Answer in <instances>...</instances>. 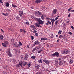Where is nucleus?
Listing matches in <instances>:
<instances>
[{"label":"nucleus","mask_w":74,"mask_h":74,"mask_svg":"<svg viewBox=\"0 0 74 74\" xmlns=\"http://www.w3.org/2000/svg\"><path fill=\"white\" fill-rule=\"evenodd\" d=\"M8 55H9V56H10V57H11V56H12V55H11V54L10 51V50H8Z\"/></svg>","instance_id":"obj_9"},{"label":"nucleus","mask_w":74,"mask_h":74,"mask_svg":"<svg viewBox=\"0 0 74 74\" xmlns=\"http://www.w3.org/2000/svg\"><path fill=\"white\" fill-rule=\"evenodd\" d=\"M34 24L36 27H39L40 26V24H38V23H35Z\"/></svg>","instance_id":"obj_8"},{"label":"nucleus","mask_w":74,"mask_h":74,"mask_svg":"<svg viewBox=\"0 0 74 74\" xmlns=\"http://www.w3.org/2000/svg\"><path fill=\"white\" fill-rule=\"evenodd\" d=\"M4 43L6 44L7 45H8V44L9 42L7 41H5L4 42Z\"/></svg>","instance_id":"obj_21"},{"label":"nucleus","mask_w":74,"mask_h":74,"mask_svg":"<svg viewBox=\"0 0 74 74\" xmlns=\"http://www.w3.org/2000/svg\"><path fill=\"white\" fill-rule=\"evenodd\" d=\"M18 43L20 45H22V43H21V42H19Z\"/></svg>","instance_id":"obj_39"},{"label":"nucleus","mask_w":74,"mask_h":74,"mask_svg":"<svg viewBox=\"0 0 74 74\" xmlns=\"http://www.w3.org/2000/svg\"><path fill=\"white\" fill-rule=\"evenodd\" d=\"M41 18H42V20H44V15H42L41 16Z\"/></svg>","instance_id":"obj_25"},{"label":"nucleus","mask_w":74,"mask_h":74,"mask_svg":"<svg viewBox=\"0 0 74 74\" xmlns=\"http://www.w3.org/2000/svg\"><path fill=\"white\" fill-rule=\"evenodd\" d=\"M42 64L43 65V66H45V63H43Z\"/></svg>","instance_id":"obj_59"},{"label":"nucleus","mask_w":74,"mask_h":74,"mask_svg":"<svg viewBox=\"0 0 74 74\" xmlns=\"http://www.w3.org/2000/svg\"><path fill=\"white\" fill-rule=\"evenodd\" d=\"M31 17L32 19H33V18H34V16H33V15H31Z\"/></svg>","instance_id":"obj_43"},{"label":"nucleus","mask_w":74,"mask_h":74,"mask_svg":"<svg viewBox=\"0 0 74 74\" xmlns=\"http://www.w3.org/2000/svg\"><path fill=\"white\" fill-rule=\"evenodd\" d=\"M37 44L38 45L40 44V42L38 40H36L34 42V43L33 44V46L34 47L36 45H37Z\"/></svg>","instance_id":"obj_3"},{"label":"nucleus","mask_w":74,"mask_h":74,"mask_svg":"<svg viewBox=\"0 0 74 74\" xmlns=\"http://www.w3.org/2000/svg\"><path fill=\"white\" fill-rule=\"evenodd\" d=\"M52 26H53V23H52Z\"/></svg>","instance_id":"obj_63"},{"label":"nucleus","mask_w":74,"mask_h":74,"mask_svg":"<svg viewBox=\"0 0 74 74\" xmlns=\"http://www.w3.org/2000/svg\"><path fill=\"white\" fill-rule=\"evenodd\" d=\"M35 3H37V4H38V3H40V2H41V0H36L35 1Z\"/></svg>","instance_id":"obj_10"},{"label":"nucleus","mask_w":74,"mask_h":74,"mask_svg":"<svg viewBox=\"0 0 74 74\" xmlns=\"http://www.w3.org/2000/svg\"><path fill=\"white\" fill-rule=\"evenodd\" d=\"M38 13H38L39 15H41V12H40L39 11H38Z\"/></svg>","instance_id":"obj_52"},{"label":"nucleus","mask_w":74,"mask_h":74,"mask_svg":"<svg viewBox=\"0 0 74 74\" xmlns=\"http://www.w3.org/2000/svg\"><path fill=\"white\" fill-rule=\"evenodd\" d=\"M41 51H42V50H40L39 51H38V53H41Z\"/></svg>","instance_id":"obj_35"},{"label":"nucleus","mask_w":74,"mask_h":74,"mask_svg":"<svg viewBox=\"0 0 74 74\" xmlns=\"http://www.w3.org/2000/svg\"><path fill=\"white\" fill-rule=\"evenodd\" d=\"M62 37L63 39H65L66 37H65V35L62 36Z\"/></svg>","instance_id":"obj_32"},{"label":"nucleus","mask_w":74,"mask_h":74,"mask_svg":"<svg viewBox=\"0 0 74 74\" xmlns=\"http://www.w3.org/2000/svg\"><path fill=\"white\" fill-rule=\"evenodd\" d=\"M23 32L24 33V34L26 33V31L24 30V31H23Z\"/></svg>","instance_id":"obj_58"},{"label":"nucleus","mask_w":74,"mask_h":74,"mask_svg":"<svg viewBox=\"0 0 74 74\" xmlns=\"http://www.w3.org/2000/svg\"><path fill=\"white\" fill-rule=\"evenodd\" d=\"M62 31L59 30L58 34H62Z\"/></svg>","instance_id":"obj_16"},{"label":"nucleus","mask_w":74,"mask_h":74,"mask_svg":"<svg viewBox=\"0 0 74 74\" xmlns=\"http://www.w3.org/2000/svg\"><path fill=\"white\" fill-rule=\"evenodd\" d=\"M35 35L36 36H38V33H36L35 34Z\"/></svg>","instance_id":"obj_44"},{"label":"nucleus","mask_w":74,"mask_h":74,"mask_svg":"<svg viewBox=\"0 0 74 74\" xmlns=\"http://www.w3.org/2000/svg\"><path fill=\"white\" fill-rule=\"evenodd\" d=\"M57 42H59V40H57Z\"/></svg>","instance_id":"obj_64"},{"label":"nucleus","mask_w":74,"mask_h":74,"mask_svg":"<svg viewBox=\"0 0 74 74\" xmlns=\"http://www.w3.org/2000/svg\"><path fill=\"white\" fill-rule=\"evenodd\" d=\"M70 16V14H69L68 16V17L69 18Z\"/></svg>","instance_id":"obj_55"},{"label":"nucleus","mask_w":74,"mask_h":74,"mask_svg":"<svg viewBox=\"0 0 74 74\" xmlns=\"http://www.w3.org/2000/svg\"><path fill=\"white\" fill-rule=\"evenodd\" d=\"M16 19H18L19 18V16H17L16 17Z\"/></svg>","instance_id":"obj_46"},{"label":"nucleus","mask_w":74,"mask_h":74,"mask_svg":"<svg viewBox=\"0 0 74 74\" xmlns=\"http://www.w3.org/2000/svg\"><path fill=\"white\" fill-rule=\"evenodd\" d=\"M35 20H36V21H37L38 22H39L38 24H40H40L43 25V23H44V22H45L44 21H42V20H41L40 18H35Z\"/></svg>","instance_id":"obj_1"},{"label":"nucleus","mask_w":74,"mask_h":74,"mask_svg":"<svg viewBox=\"0 0 74 74\" xmlns=\"http://www.w3.org/2000/svg\"><path fill=\"white\" fill-rule=\"evenodd\" d=\"M39 67H40V65H36L35 68H36V69H39Z\"/></svg>","instance_id":"obj_13"},{"label":"nucleus","mask_w":74,"mask_h":74,"mask_svg":"<svg viewBox=\"0 0 74 74\" xmlns=\"http://www.w3.org/2000/svg\"><path fill=\"white\" fill-rule=\"evenodd\" d=\"M4 37H3V35H1L0 36V38L1 39H3Z\"/></svg>","instance_id":"obj_37"},{"label":"nucleus","mask_w":74,"mask_h":74,"mask_svg":"<svg viewBox=\"0 0 74 74\" xmlns=\"http://www.w3.org/2000/svg\"><path fill=\"white\" fill-rule=\"evenodd\" d=\"M0 3H1L2 4H3V3L2 1V0H0Z\"/></svg>","instance_id":"obj_47"},{"label":"nucleus","mask_w":74,"mask_h":74,"mask_svg":"<svg viewBox=\"0 0 74 74\" xmlns=\"http://www.w3.org/2000/svg\"><path fill=\"white\" fill-rule=\"evenodd\" d=\"M71 28L72 29H74V28L73 27V26H72L71 27Z\"/></svg>","instance_id":"obj_56"},{"label":"nucleus","mask_w":74,"mask_h":74,"mask_svg":"<svg viewBox=\"0 0 74 74\" xmlns=\"http://www.w3.org/2000/svg\"><path fill=\"white\" fill-rule=\"evenodd\" d=\"M27 64V62H24L23 64V66H26V64Z\"/></svg>","instance_id":"obj_23"},{"label":"nucleus","mask_w":74,"mask_h":74,"mask_svg":"<svg viewBox=\"0 0 74 74\" xmlns=\"http://www.w3.org/2000/svg\"><path fill=\"white\" fill-rule=\"evenodd\" d=\"M3 74H8V73L4 71H3Z\"/></svg>","instance_id":"obj_29"},{"label":"nucleus","mask_w":74,"mask_h":74,"mask_svg":"<svg viewBox=\"0 0 74 74\" xmlns=\"http://www.w3.org/2000/svg\"><path fill=\"white\" fill-rule=\"evenodd\" d=\"M37 31L35 30V29H34V30L33 31V33H37Z\"/></svg>","instance_id":"obj_45"},{"label":"nucleus","mask_w":74,"mask_h":74,"mask_svg":"<svg viewBox=\"0 0 74 74\" xmlns=\"http://www.w3.org/2000/svg\"><path fill=\"white\" fill-rule=\"evenodd\" d=\"M2 14L3 15H5V16H8V13H6V14H4V13H3Z\"/></svg>","instance_id":"obj_15"},{"label":"nucleus","mask_w":74,"mask_h":74,"mask_svg":"<svg viewBox=\"0 0 74 74\" xmlns=\"http://www.w3.org/2000/svg\"><path fill=\"white\" fill-rule=\"evenodd\" d=\"M31 37L32 38V40H34V37H33V36H31Z\"/></svg>","instance_id":"obj_38"},{"label":"nucleus","mask_w":74,"mask_h":74,"mask_svg":"<svg viewBox=\"0 0 74 74\" xmlns=\"http://www.w3.org/2000/svg\"><path fill=\"white\" fill-rule=\"evenodd\" d=\"M59 38H62V35H60L59 36Z\"/></svg>","instance_id":"obj_48"},{"label":"nucleus","mask_w":74,"mask_h":74,"mask_svg":"<svg viewBox=\"0 0 74 74\" xmlns=\"http://www.w3.org/2000/svg\"><path fill=\"white\" fill-rule=\"evenodd\" d=\"M30 27H31L33 30H34V29H36V27L34 25H31L30 26Z\"/></svg>","instance_id":"obj_7"},{"label":"nucleus","mask_w":74,"mask_h":74,"mask_svg":"<svg viewBox=\"0 0 74 74\" xmlns=\"http://www.w3.org/2000/svg\"><path fill=\"white\" fill-rule=\"evenodd\" d=\"M43 62H45V63L47 64H49L50 63V62L49 60H43Z\"/></svg>","instance_id":"obj_4"},{"label":"nucleus","mask_w":74,"mask_h":74,"mask_svg":"<svg viewBox=\"0 0 74 74\" xmlns=\"http://www.w3.org/2000/svg\"><path fill=\"white\" fill-rule=\"evenodd\" d=\"M46 25H48V23H46Z\"/></svg>","instance_id":"obj_61"},{"label":"nucleus","mask_w":74,"mask_h":74,"mask_svg":"<svg viewBox=\"0 0 74 74\" xmlns=\"http://www.w3.org/2000/svg\"><path fill=\"white\" fill-rule=\"evenodd\" d=\"M67 53H68V52L67 51H63V54H67Z\"/></svg>","instance_id":"obj_20"},{"label":"nucleus","mask_w":74,"mask_h":74,"mask_svg":"<svg viewBox=\"0 0 74 74\" xmlns=\"http://www.w3.org/2000/svg\"><path fill=\"white\" fill-rule=\"evenodd\" d=\"M71 12H74V10H71Z\"/></svg>","instance_id":"obj_60"},{"label":"nucleus","mask_w":74,"mask_h":74,"mask_svg":"<svg viewBox=\"0 0 74 74\" xmlns=\"http://www.w3.org/2000/svg\"><path fill=\"white\" fill-rule=\"evenodd\" d=\"M26 24V25H29V23H28V22H27L26 23H25Z\"/></svg>","instance_id":"obj_51"},{"label":"nucleus","mask_w":74,"mask_h":74,"mask_svg":"<svg viewBox=\"0 0 74 74\" xmlns=\"http://www.w3.org/2000/svg\"><path fill=\"white\" fill-rule=\"evenodd\" d=\"M73 63V60L71 59L70 60L69 63L70 64H72Z\"/></svg>","instance_id":"obj_12"},{"label":"nucleus","mask_w":74,"mask_h":74,"mask_svg":"<svg viewBox=\"0 0 74 74\" xmlns=\"http://www.w3.org/2000/svg\"><path fill=\"white\" fill-rule=\"evenodd\" d=\"M36 49H36V48H34L33 49V51H35L36 50Z\"/></svg>","instance_id":"obj_53"},{"label":"nucleus","mask_w":74,"mask_h":74,"mask_svg":"<svg viewBox=\"0 0 74 74\" xmlns=\"http://www.w3.org/2000/svg\"><path fill=\"white\" fill-rule=\"evenodd\" d=\"M31 58L33 59H36V57L34 56H33L31 57Z\"/></svg>","instance_id":"obj_24"},{"label":"nucleus","mask_w":74,"mask_h":74,"mask_svg":"<svg viewBox=\"0 0 74 74\" xmlns=\"http://www.w3.org/2000/svg\"><path fill=\"white\" fill-rule=\"evenodd\" d=\"M38 12H37L35 13V14L36 15H38Z\"/></svg>","instance_id":"obj_33"},{"label":"nucleus","mask_w":74,"mask_h":74,"mask_svg":"<svg viewBox=\"0 0 74 74\" xmlns=\"http://www.w3.org/2000/svg\"><path fill=\"white\" fill-rule=\"evenodd\" d=\"M56 12H57V9H54L52 11V13L53 14H56Z\"/></svg>","instance_id":"obj_6"},{"label":"nucleus","mask_w":74,"mask_h":74,"mask_svg":"<svg viewBox=\"0 0 74 74\" xmlns=\"http://www.w3.org/2000/svg\"><path fill=\"white\" fill-rule=\"evenodd\" d=\"M2 45L3 47H7V45L4 43H2Z\"/></svg>","instance_id":"obj_17"},{"label":"nucleus","mask_w":74,"mask_h":74,"mask_svg":"<svg viewBox=\"0 0 74 74\" xmlns=\"http://www.w3.org/2000/svg\"><path fill=\"white\" fill-rule=\"evenodd\" d=\"M19 44H17L16 45L15 47L16 48H18V47H19Z\"/></svg>","instance_id":"obj_30"},{"label":"nucleus","mask_w":74,"mask_h":74,"mask_svg":"<svg viewBox=\"0 0 74 74\" xmlns=\"http://www.w3.org/2000/svg\"><path fill=\"white\" fill-rule=\"evenodd\" d=\"M43 16L45 17H45H46V15H43Z\"/></svg>","instance_id":"obj_62"},{"label":"nucleus","mask_w":74,"mask_h":74,"mask_svg":"<svg viewBox=\"0 0 74 74\" xmlns=\"http://www.w3.org/2000/svg\"><path fill=\"white\" fill-rule=\"evenodd\" d=\"M58 22H59L58 21H56V22H55L56 25H57V24H58Z\"/></svg>","instance_id":"obj_36"},{"label":"nucleus","mask_w":74,"mask_h":74,"mask_svg":"<svg viewBox=\"0 0 74 74\" xmlns=\"http://www.w3.org/2000/svg\"><path fill=\"white\" fill-rule=\"evenodd\" d=\"M16 66H17V67H20V66H21V65L19 64H16Z\"/></svg>","instance_id":"obj_42"},{"label":"nucleus","mask_w":74,"mask_h":74,"mask_svg":"<svg viewBox=\"0 0 74 74\" xmlns=\"http://www.w3.org/2000/svg\"><path fill=\"white\" fill-rule=\"evenodd\" d=\"M12 7H14V8H15V7H17V6H16V5H14L12 4Z\"/></svg>","instance_id":"obj_31"},{"label":"nucleus","mask_w":74,"mask_h":74,"mask_svg":"<svg viewBox=\"0 0 74 74\" xmlns=\"http://www.w3.org/2000/svg\"><path fill=\"white\" fill-rule=\"evenodd\" d=\"M50 20L51 21L52 23L54 22H55V19L54 18L52 19L51 18L50 19Z\"/></svg>","instance_id":"obj_14"},{"label":"nucleus","mask_w":74,"mask_h":74,"mask_svg":"<svg viewBox=\"0 0 74 74\" xmlns=\"http://www.w3.org/2000/svg\"><path fill=\"white\" fill-rule=\"evenodd\" d=\"M47 22L48 23L49 25H51V22L49 21H47Z\"/></svg>","instance_id":"obj_26"},{"label":"nucleus","mask_w":74,"mask_h":74,"mask_svg":"<svg viewBox=\"0 0 74 74\" xmlns=\"http://www.w3.org/2000/svg\"><path fill=\"white\" fill-rule=\"evenodd\" d=\"M27 65H28V68L30 67V64H27Z\"/></svg>","instance_id":"obj_49"},{"label":"nucleus","mask_w":74,"mask_h":74,"mask_svg":"<svg viewBox=\"0 0 74 74\" xmlns=\"http://www.w3.org/2000/svg\"><path fill=\"white\" fill-rule=\"evenodd\" d=\"M19 14L20 16L22 17V15H23V11H19ZM23 18H25V16H23Z\"/></svg>","instance_id":"obj_5"},{"label":"nucleus","mask_w":74,"mask_h":74,"mask_svg":"<svg viewBox=\"0 0 74 74\" xmlns=\"http://www.w3.org/2000/svg\"><path fill=\"white\" fill-rule=\"evenodd\" d=\"M42 62V60L41 59L40 60H38V62L39 63H41Z\"/></svg>","instance_id":"obj_18"},{"label":"nucleus","mask_w":74,"mask_h":74,"mask_svg":"<svg viewBox=\"0 0 74 74\" xmlns=\"http://www.w3.org/2000/svg\"><path fill=\"white\" fill-rule=\"evenodd\" d=\"M41 40H48V38H41Z\"/></svg>","instance_id":"obj_11"},{"label":"nucleus","mask_w":74,"mask_h":74,"mask_svg":"<svg viewBox=\"0 0 74 74\" xmlns=\"http://www.w3.org/2000/svg\"><path fill=\"white\" fill-rule=\"evenodd\" d=\"M10 5V3H6V5L7 7H9V5Z\"/></svg>","instance_id":"obj_19"},{"label":"nucleus","mask_w":74,"mask_h":74,"mask_svg":"<svg viewBox=\"0 0 74 74\" xmlns=\"http://www.w3.org/2000/svg\"><path fill=\"white\" fill-rule=\"evenodd\" d=\"M24 29H20V32H23Z\"/></svg>","instance_id":"obj_34"},{"label":"nucleus","mask_w":74,"mask_h":74,"mask_svg":"<svg viewBox=\"0 0 74 74\" xmlns=\"http://www.w3.org/2000/svg\"><path fill=\"white\" fill-rule=\"evenodd\" d=\"M69 34H70V35H71L72 34V33L70 32L69 33Z\"/></svg>","instance_id":"obj_54"},{"label":"nucleus","mask_w":74,"mask_h":74,"mask_svg":"<svg viewBox=\"0 0 74 74\" xmlns=\"http://www.w3.org/2000/svg\"><path fill=\"white\" fill-rule=\"evenodd\" d=\"M51 56H56L57 57H59V53L58 52H56L54 53L51 55Z\"/></svg>","instance_id":"obj_2"},{"label":"nucleus","mask_w":74,"mask_h":74,"mask_svg":"<svg viewBox=\"0 0 74 74\" xmlns=\"http://www.w3.org/2000/svg\"><path fill=\"white\" fill-rule=\"evenodd\" d=\"M46 19H47L48 21H50V18H49V17H47L46 18Z\"/></svg>","instance_id":"obj_41"},{"label":"nucleus","mask_w":74,"mask_h":74,"mask_svg":"<svg viewBox=\"0 0 74 74\" xmlns=\"http://www.w3.org/2000/svg\"><path fill=\"white\" fill-rule=\"evenodd\" d=\"M19 64L20 65L21 67H22V62H19Z\"/></svg>","instance_id":"obj_22"},{"label":"nucleus","mask_w":74,"mask_h":74,"mask_svg":"<svg viewBox=\"0 0 74 74\" xmlns=\"http://www.w3.org/2000/svg\"><path fill=\"white\" fill-rule=\"evenodd\" d=\"M59 60H61V61H62V60L61 58H60L58 59Z\"/></svg>","instance_id":"obj_57"},{"label":"nucleus","mask_w":74,"mask_h":74,"mask_svg":"<svg viewBox=\"0 0 74 74\" xmlns=\"http://www.w3.org/2000/svg\"><path fill=\"white\" fill-rule=\"evenodd\" d=\"M11 41L12 43H14V39H11Z\"/></svg>","instance_id":"obj_27"},{"label":"nucleus","mask_w":74,"mask_h":74,"mask_svg":"<svg viewBox=\"0 0 74 74\" xmlns=\"http://www.w3.org/2000/svg\"><path fill=\"white\" fill-rule=\"evenodd\" d=\"M71 9H72V8H70L68 9V11H70V10H71Z\"/></svg>","instance_id":"obj_50"},{"label":"nucleus","mask_w":74,"mask_h":74,"mask_svg":"<svg viewBox=\"0 0 74 74\" xmlns=\"http://www.w3.org/2000/svg\"><path fill=\"white\" fill-rule=\"evenodd\" d=\"M58 60H55V63L56 64H58Z\"/></svg>","instance_id":"obj_40"},{"label":"nucleus","mask_w":74,"mask_h":74,"mask_svg":"<svg viewBox=\"0 0 74 74\" xmlns=\"http://www.w3.org/2000/svg\"><path fill=\"white\" fill-rule=\"evenodd\" d=\"M60 17L59 16H58L57 17L55 18V21H57V20L58 19V18Z\"/></svg>","instance_id":"obj_28"}]
</instances>
